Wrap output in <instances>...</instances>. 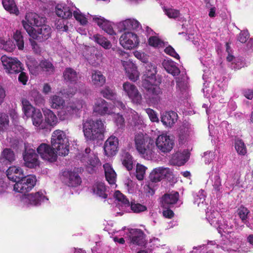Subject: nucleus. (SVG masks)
I'll return each mask as SVG.
<instances>
[{
	"label": "nucleus",
	"instance_id": "obj_15",
	"mask_svg": "<svg viewBox=\"0 0 253 253\" xmlns=\"http://www.w3.org/2000/svg\"><path fill=\"white\" fill-rule=\"evenodd\" d=\"M130 243L142 246L145 242V235L144 232L139 229H129L127 234Z\"/></svg>",
	"mask_w": 253,
	"mask_h": 253
},
{
	"label": "nucleus",
	"instance_id": "obj_6",
	"mask_svg": "<svg viewBox=\"0 0 253 253\" xmlns=\"http://www.w3.org/2000/svg\"><path fill=\"white\" fill-rule=\"evenodd\" d=\"M22 24L26 32L33 39L42 42L47 40L51 36V29L48 25H42L41 28L37 32L33 27L26 22L22 21Z\"/></svg>",
	"mask_w": 253,
	"mask_h": 253
},
{
	"label": "nucleus",
	"instance_id": "obj_13",
	"mask_svg": "<svg viewBox=\"0 0 253 253\" xmlns=\"http://www.w3.org/2000/svg\"><path fill=\"white\" fill-rule=\"evenodd\" d=\"M156 144L161 152L167 153L169 152L173 148L174 141L167 135H159L156 141Z\"/></svg>",
	"mask_w": 253,
	"mask_h": 253
},
{
	"label": "nucleus",
	"instance_id": "obj_27",
	"mask_svg": "<svg viewBox=\"0 0 253 253\" xmlns=\"http://www.w3.org/2000/svg\"><path fill=\"white\" fill-rule=\"evenodd\" d=\"M15 159V154L11 149L5 148L3 150L0 157V162L1 163L10 165Z\"/></svg>",
	"mask_w": 253,
	"mask_h": 253
},
{
	"label": "nucleus",
	"instance_id": "obj_37",
	"mask_svg": "<svg viewBox=\"0 0 253 253\" xmlns=\"http://www.w3.org/2000/svg\"><path fill=\"white\" fill-rule=\"evenodd\" d=\"M140 26L139 22L135 19H128L122 23V29L124 30H136Z\"/></svg>",
	"mask_w": 253,
	"mask_h": 253
},
{
	"label": "nucleus",
	"instance_id": "obj_34",
	"mask_svg": "<svg viewBox=\"0 0 253 253\" xmlns=\"http://www.w3.org/2000/svg\"><path fill=\"white\" fill-rule=\"evenodd\" d=\"M84 162L86 163V168L89 173H92L94 171L93 169L101 165L99 159L95 155L88 157L86 159V161Z\"/></svg>",
	"mask_w": 253,
	"mask_h": 253
},
{
	"label": "nucleus",
	"instance_id": "obj_36",
	"mask_svg": "<svg viewBox=\"0 0 253 253\" xmlns=\"http://www.w3.org/2000/svg\"><path fill=\"white\" fill-rule=\"evenodd\" d=\"M49 103L52 108L58 109L63 107L65 100L62 97L54 95L50 97Z\"/></svg>",
	"mask_w": 253,
	"mask_h": 253
},
{
	"label": "nucleus",
	"instance_id": "obj_3",
	"mask_svg": "<svg viewBox=\"0 0 253 253\" xmlns=\"http://www.w3.org/2000/svg\"><path fill=\"white\" fill-rule=\"evenodd\" d=\"M22 109L25 115L32 119L34 126L38 127L39 129H43L46 128V125L43 121V117L41 111L34 107L27 100L22 102Z\"/></svg>",
	"mask_w": 253,
	"mask_h": 253
},
{
	"label": "nucleus",
	"instance_id": "obj_11",
	"mask_svg": "<svg viewBox=\"0 0 253 253\" xmlns=\"http://www.w3.org/2000/svg\"><path fill=\"white\" fill-rule=\"evenodd\" d=\"M120 44L128 49H132L139 44V40L137 35L132 32H126L120 38Z\"/></svg>",
	"mask_w": 253,
	"mask_h": 253
},
{
	"label": "nucleus",
	"instance_id": "obj_30",
	"mask_svg": "<svg viewBox=\"0 0 253 253\" xmlns=\"http://www.w3.org/2000/svg\"><path fill=\"white\" fill-rule=\"evenodd\" d=\"M92 190L93 193L97 196L103 199L107 198L108 195L106 193L107 188L104 183L98 181L96 182L92 186Z\"/></svg>",
	"mask_w": 253,
	"mask_h": 253
},
{
	"label": "nucleus",
	"instance_id": "obj_38",
	"mask_svg": "<svg viewBox=\"0 0 253 253\" xmlns=\"http://www.w3.org/2000/svg\"><path fill=\"white\" fill-rule=\"evenodd\" d=\"M2 3L4 9L10 13L19 14V10L15 4L14 0H2Z\"/></svg>",
	"mask_w": 253,
	"mask_h": 253
},
{
	"label": "nucleus",
	"instance_id": "obj_39",
	"mask_svg": "<svg viewBox=\"0 0 253 253\" xmlns=\"http://www.w3.org/2000/svg\"><path fill=\"white\" fill-rule=\"evenodd\" d=\"M122 162L124 167L129 171L131 170L133 167V161L132 156L128 153H125L122 158Z\"/></svg>",
	"mask_w": 253,
	"mask_h": 253
},
{
	"label": "nucleus",
	"instance_id": "obj_28",
	"mask_svg": "<svg viewBox=\"0 0 253 253\" xmlns=\"http://www.w3.org/2000/svg\"><path fill=\"white\" fill-rule=\"evenodd\" d=\"M56 14L63 19H68L72 17L73 15L72 11L69 7L66 5L58 4L56 6Z\"/></svg>",
	"mask_w": 253,
	"mask_h": 253
},
{
	"label": "nucleus",
	"instance_id": "obj_32",
	"mask_svg": "<svg viewBox=\"0 0 253 253\" xmlns=\"http://www.w3.org/2000/svg\"><path fill=\"white\" fill-rule=\"evenodd\" d=\"M44 122L46 125L54 126L58 123V118L56 115L50 110L46 109L44 111Z\"/></svg>",
	"mask_w": 253,
	"mask_h": 253
},
{
	"label": "nucleus",
	"instance_id": "obj_22",
	"mask_svg": "<svg viewBox=\"0 0 253 253\" xmlns=\"http://www.w3.org/2000/svg\"><path fill=\"white\" fill-rule=\"evenodd\" d=\"M93 21L109 35H113L116 34L111 23L103 17L95 16L93 18Z\"/></svg>",
	"mask_w": 253,
	"mask_h": 253
},
{
	"label": "nucleus",
	"instance_id": "obj_40",
	"mask_svg": "<svg viewBox=\"0 0 253 253\" xmlns=\"http://www.w3.org/2000/svg\"><path fill=\"white\" fill-rule=\"evenodd\" d=\"M40 67L43 72L46 73L47 74L51 75L54 73L55 68L52 63L48 60H42L39 64Z\"/></svg>",
	"mask_w": 253,
	"mask_h": 253
},
{
	"label": "nucleus",
	"instance_id": "obj_58",
	"mask_svg": "<svg viewBox=\"0 0 253 253\" xmlns=\"http://www.w3.org/2000/svg\"><path fill=\"white\" fill-rule=\"evenodd\" d=\"M73 14L76 20L79 21L82 25H84L87 24V20L86 18L79 12L74 11L73 12Z\"/></svg>",
	"mask_w": 253,
	"mask_h": 253
},
{
	"label": "nucleus",
	"instance_id": "obj_63",
	"mask_svg": "<svg viewBox=\"0 0 253 253\" xmlns=\"http://www.w3.org/2000/svg\"><path fill=\"white\" fill-rule=\"evenodd\" d=\"M20 74L18 76V81L23 85H26L28 80V76L27 74L23 71L20 72Z\"/></svg>",
	"mask_w": 253,
	"mask_h": 253
},
{
	"label": "nucleus",
	"instance_id": "obj_33",
	"mask_svg": "<svg viewBox=\"0 0 253 253\" xmlns=\"http://www.w3.org/2000/svg\"><path fill=\"white\" fill-rule=\"evenodd\" d=\"M45 198V197L40 192L28 194L26 196L29 204L34 206L40 205L41 202L43 201Z\"/></svg>",
	"mask_w": 253,
	"mask_h": 253
},
{
	"label": "nucleus",
	"instance_id": "obj_21",
	"mask_svg": "<svg viewBox=\"0 0 253 253\" xmlns=\"http://www.w3.org/2000/svg\"><path fill=\"white\" fill-rule=\"evenodd\" d=\"M6 173L7 178L15 182L18 181L25 174L21 167L15 166L9 167Z\"/></svg>",
	"mask_w": 253,
	"mask_h": 253
},
{
	"label": "nucleus",
	"instance_id": "obj_60",
	"mask_svg": "<svg viewBox=\"0 0 253 253\" xmlns=\"http://www.w3.org/2000/svg\"><path fill=\"white\" fill-rule=\"evenodd\" d=\"M213 186L215 191H219L221 187V182L220 177L218 174L215 175L214 176Z\"/></svg>",
	"mask_w": 253,
	"mask_h": 253
},
{
	"label": "nucleus",
	"instance_id": "obj_55",
	"mask_svg": "<svg viewBox=\"0 0 253 253\" xmlns=\"http://www.w3.org/2000/svg\"><path fill=\"white\" fill-rule=\"evenodd\" d=\"M250 38V34L248 30H243L237 36V40L241 43H245Z\"/></svg>",
	"mask_w": 253,
	"mask_h": 253
},
{
	"label": "nucleus",
	"instance_id": "obj_20",
	"mask_svg": "<svg viewBox=\"0 0 253 253\" xmlns=\"http://www.w3.org/2000/svg\"><path fill=\"white\" fill-rule=\"evenodd\" d=\"M93 112L101 116L113 114V111L109 108V103L102 98L96 100L93 106Z\"/></svg>",
	"mask_w": 253,
	"mask_h": 253
},
{
	"label": "nucleus",
	"instance_id": "obj_1",
	"mask_svg": "<svg viewBox=\"0 0 253 253\" xmlns=\"http://www.w3.org/2000/svg\"><path fill=\"white\" fill-rule=\"evenodd\" d=\"M83 131L87 141H97L102 139L105 126L101 119L86 120L83 123Z\"/></svg>",
	"mask_w": 253,
	"mask_h": 253
},
{
	"label": "nucleus",
	"instance_id": "obj_35",
	"mask_svg": "<svg viewBox=\"0 0 253 253\" xmlns=\"http://www.w3.org/2000/svg\"><path fill=\"white\" fill-rule=\"evenodd\" d=\"M163 65L167 72L173 76H178L180 74L179 69L172 61H165L163 62Z\"/></svg>",
	"mask_w": 253,
	"mask_h": 253
},
{
	"label": "nucleus",
	"instance_id": "obj_44",
	"mask_svg": "<svg viewBox=\"0 0 253 253\" xmlns=\"http://www.w3.org/2000/svg\"><path fill=\"white\" fill-rule=\"evenodd\" d=\"M250 213V211L246 207L241 206L238 209V214L241 219L242 222L246 224L247 226H249L248 223V222L247 221V219L248 218V215Z\"/></svg>",
	"mask_w": 253,
	"mask_h": 253
},
{
	"label": "nucleus",
	"instance_id": "obj_47",
	"mask_svg": "<svg viewBox=\"0 0 253 253\" xmlns=\"http://www.w3.org/2000/svg\"><path fill=\"white\" fill-rule=\"evenodd\" d=\"M149 44L154 47H162L164 46V42L156 36H151L148 39Z\"/></svg>",
	"mask_w": 253,
	"mask_h": 253
},
{
	"label": "nucleus",
	"instance_id": "obj_51",
	"mask_svg": "<svg viewBox=\"0 0 253 253\" xmlns=\"http://www.w3.org/2000/svg\"><path fill=\"white\" fill-rule=\"evenodd\" d=\"M146 168L142 165L137 164L136 169V177L138 180L143 179Z\"/></svg>",
	"mask_w": 253,
	"mask_h": 253
},
{
	"label": "nucleus",
	"instance_id": "obj_42",
	"mask_svg": "<svg viewBox=\"0 0 253 253\" xmlns=\"http://www.w3.org/2000/svg\"><path fill=\"white\" fill-rule=\"evenodd\" d=\"M13 39L19 50H23L24 47L23 36L21 31L16 30L13 34Z\"/></svg>",
	"mask_w": 253,
	"mask_h": 253
},
{
	"label": "nucleus",
	"instance_id": "obj_31",
	"mask_svg": "<svg viewBox=\"0 0 253 253\" xmlns=\"http://www.w3.org/2000/svg\"><path fill=\"white\" fill-rule=\"evenodd\" d=\"M105 171V175L106 180L110 184H114L116 181L117 174L109 163H106L103 165Z\"/></svg>",
	"mask_w": 253,
	"mask_h": 253
},
{
	"label": "nucleus",
	"instance_id": "obj_2",
	"mask_svg": "<svg viewBox=\"0 0 253 253\" xmlns=\"http://www.w3.org/2000/svg\"><path fill=\"white\" fill-rule=\"evenodd\" d=\"M51 144L59 155L65 156L68 154L69 143L63 131L59 129L54 131L51 138Z\"/></svg>",
	"mask_w": 253,
	"mask_h": 253
},
{
	"label": "nucleus",
	"instance_id": "obj_24",
	"mask_svg": "<svg viewBox=\"0 0 253 253\" xmlns=\"http://www.w3.org/2000/svg\"><path fill=\"white\" fill-rule=\"evenodd\" d=\"M177 117V113L174 111L166 112L161 117V121L165 126L171 127L176 122Z\"/></svg>",
	"mask_w": 253,
	"mask_h": 253
},
{
	"label": "nucleus",
	"instance_id": "obj_52",
	"mask_svg": "<svg viewBox=\"0 0 253 253\" xmlns=\"http://www.w3.org/2000/svg\"><path fill=\"white\" fill-rule=\"evenodd\" d=\"M0 47L7 51L11 52L14 48L15 45L11 41L5 42L3 40H0Z\"/></svg>",
	"mask_w": 253,
	"mask_h": 253
},
{
	"label": "nucleus",
	"instance_id": "obj_26",
	"mask_svg": "<svg viewBox=\"0 0 253 253\" xmlns=\"http://www.w3.org/2000/svg\"><path fill=\"white\" fill-rule=\"evenodd\" d=\"M145 73L144 74V79L143 81H156V74L157 73L156 67L153 64L148 62L145 64Z\"/></svg>",
	"mask_w": 253,
	"mask_h": 253
},
{
	"label": "nucleus",
	"instance_id": "obj_57",
	"mask_svg": "<svg viewBox=\"0 0 253 253\" xmlns=\"http://www.w3.org/2000/svg\"><path fill=\"white\" fill-rule=\"evenodd\" d=\"M8 116L4 113H0V130L8 126Z\"/></svg>",
	"mask_w": 253,
	"mask_h": 253
},
{
	"label": "nucleus",
	"instance_id": "obj_10",
	"mask_svg": "<svg viewBox=\"0 0 253 253\" xmlns=\"http://www.w3.org/2000/svg\"><path fill=\"white\" fill-rule=\"evenodd\" d=\"M55 149L49 145L45 143H42L37 149L38 154L43 159L50 162H55L57 158L56 152Z\"/></svg>",
	"mask_w": 253,
	"mask_h": 253
},
{
	"label": "nucleus",
	"instance_id": "obj_7",
	"mask_svg": "<svg viewBox=\"0 0 253 253\" xmlns=\"http://www.w3.org/2000/svg\"><path fill=\"white\" fill-rule=\"evenodd\" d=\"M0 60L6 73L7 74H16L23 71L22 63L16 58H12L2 55Z\"/></svg>",
	"mask_w": 253,
	"mask_h": 253
},
{
	"label": "nucleus",
	"instance_id": "obj_17",
	"mask_svg": "<svg viewBox=\"0 0 253 253\" xmlns=\"http://www.w3.org/2000/svg\"><path fill=\"white\" fill-rule=\"evenodd\" d=\"M63 180L68 186L76 187L82 183V179L77 172L65 170L63 172Z\"/></svg>",
	"mask_w": 253,
	"mask_h": 253
},
{
	"label": "nucleus",
	"instance_id": "obj_59",
	"mask_svg": "<svg viewBox=\"0 0 253 253\" xmlns=\"http://www.w3.org/2000/svg\"><path fill=\"white\" fill-rule=\"evenodd\" d=\"M165 52L167 54L173 57L176 59H179L180 58L179 55L175 51L174 49L171 46H169L167 47L165 49Z\"/></svg>",
	"mask_w": 253,
	"mask_h": 253
},
{
	"label": "nucleus",
	"instance_id": "obj_48",
	"mask_svg": "<svg viewBox=\"0 0 253 253\" xmlns=\"http://www.w3.org/2000/svg\"><path fill=\"white\" fill-rule=\"evenodd\" d=\"M129 206L130 207L131 210L134 213H139L147 210V207L145 206L138 203H135V201H131Z\"/></svg>",
	"mask_w": 253,
	"mask_h": 253
},
{
	"label": "nucleus",
	"instance_id": "obj_9",
	"mask_svg": "<svg viewBox=\"0 0 253 253\" xmlns=\"http://www.w3.org/2000/svg\"><path fill=\"white\" fill-rule=\"evenodd\" d=\"M123 90L131 101L136 104H140L142 97L136 86L128 82H125L123 85Z\"/></svg>",
	"mask_w": 253,
	"mask_h": 253
},
{
	"label": "nucleus",
	"instance_id": "obj_16",
	"mask_svg": "<svg viewBox=\"0 0 253 253\" xmlns=\"http://www.w3.org/2000/svg\"><path fill=\"white\" fill-rule=\"evenodd\" d=\"M119 144L118 138L115 136H111L105 141L104 145L105 154L107 157H112L116 155Z\"/></svg>",
	"mask_w": 253,
	"mask_h": 253
},
{
	"label": "nucleus",
	"instance_id": "obj_14",
	"mask_svg": "<svg viewBox=\"0 0 253 253\" xmlns=\"http://www.w3.org/2000/svg\"><path fill=\"white\" fill-rule=\"evenodd\" d=\"M179 194L177 191L165 193L160 198V204L162 208H172L179 200Z\"/></svg>",
	"mask_w": 253,
	"mask_h": 253
},
{
	"label": "nucleus",
	"instance_id": "obj_19",
	"mask_svg": "<svg viewBox=\"0 0 253 253\" xmlns=\"http://www.w3.org/2000/svg\"><path fill=\"white\" fill-rule=\"evenodd\" d=\"M38 157V155L34 149L25 150V154L23 155L25 166L31 169L39 166L40 162Z\"/></svg>",
	"mask_w": 253,
	"mask_h": 253
},
{
	"label": "nucleus",
	"instance_id": "obj_4",
	"mask_svg": "<svg viewBox=\"0 0 253 253\" xmlns=\"http://www.w3.org/2000/svg\"><path fill=\"white\" fill-rule=\"evenodd\" d=\"M135 146L137 151L144 158H148L151 154V148L153 140L151 138L145 136L141 132L137 133L134 136Z\"/></svg>",
	"mask_w": 253,
	"mask_h": 253
},
{
	"label": "nucleus",
	"instance_id": "obj_54",
	"mask_svg": "<svg viewBox=\"0 0 253 253\" xmlns=\"http://www.w3.org/2000/svg\"><path fill=\"white\" fill-rule=\"evenodd\" d=\"M164 11L165 14L169 18L175 19L178 17L180 15V12L178 10L172 9V8H165Z\"/></svg>",
	"mask_w": 253,
	"mask_h": 253
},
{
	"label": "nucleus",
	"instance_id": "obj_50",
	"mask_svg": "<svg viewBox=\"0 0 253 253\" xmlns=\"http://www.w3.org/2000/svg\"><path fill=\"white\" fill-rule=\"evenodd\" d=\"M101 95L105 98L113 100L115 98L116 93L109 86H106L100 91Z\"/></svg>",
	"mask_w": 253,
	"mask_h": 253
},
{
	"label": "nucleus",
	"instance_id": "obj_56",
	"mask_svg": "<svg viewBox=\"0 0 253 253\" xmlns=\"http://www.w3.org/2000/svg\"><path fill=\"white\" fill-rule=\"evenodd\" d=\"M191 135V133L189 130H184L181 131L179 135V142L180 143H184L186 141H188Z\"/></svg>",
	"mask_w": 253,
	"mask_h": 253
},
{
	"label": "nucleus",
	"instance_id": "obj_64",
	"mask_svg": "<svg viewBox=\"0 0 253 253\" xmlns=\"http://www.w3.org/2000/svg\"><path fill=\"white\" fill-rule=\"evenodd\" d=\"M244 96L250 100H252L253 98V89H246L243 91Z\"/></svg>",
	"mask_w": 253,
	"mask_h": 253
},
{
	"label": "nucleus",
	"instance_id": "obj_45",
	"mask_svg": "<svg viewBox=\"0 0 253 253\" xmlns=\"http://www.w3.org/2000/svg\"><path fill=\"white\" fill-rule=\"evenodd\" d=\"M128 65L131 67L132 69L131 72L126 67L125 68V70L126 72L128 73V78L130 80L135 82L137 80L139 77L138 72L136 70V67L133 64L131 63H129Z\"/></svg>",
	"mask_w": 253,
	"mask_h": 253
},
{
	"label": "nucleus",
	"instance_id": "obj_46",
	"mask_svg": "<svg viewBox=\"0 0 253 253\" xmlns=\"http://www.w3.org/2000/svg\"><path fill=\"white\" fill-rule=\"evenodd\" d=\"M31 100H33L36 105H40L44 102V98L37 90H33L31 92Z\"/></svg>",
	"mask_w": 253,
	"mask_h": 253
},
{
	"label": "nucleus",
	"instance_id": "obj_61",
	"mask_svg": "<svg viewBox=\"0 0 253 253\" xmlns=\"http://www.w3.org/2000/svg\"><path fill=\"white\" fill-rule=\"evenodd\" d=\"M171 208H163V215L167 218L171 219L174 216V213L170 209Z\"/></svg>",
	"mask_w": 253,
	"mask_h": 253
},
{
	"label": "nucleus",
	"instance_id": "obj_49",
	"mask_svg": "<svg viewBox=\"0 0 253 253\" xmlns=\"http://www.w3.org/2000/svg\"><path fill=\"white\" fill-rule=\"evenodd\" d=\"M113 118L114 123L118 128L121 129L125 128V121L123 115H121L120 113L115 114Z\"/></svg>",
	"mask_w": 253,
	"mask_h": 253
},
{
	"label": "nucleus",
	"instance_id": "obj_29",
	"mask_svg": "<svg viewBox=\"0 0 253 253\" xmlns=\"http://www.w3.org/2000/svg\"><path fill=\"white\" fill-rule=\"evenodd\" d=\"M91 82L96 87L102 86L106 83V78L98 70H94L91 73Z\"/></svg>",
	"mask_w": 253,
	"mask_h": 253
},
{
	"label": "nucleus",
	"instance_id": "obj_43",
	"mask_svg": "<svg viewBox=\"0 0 253 253\" xmlns=\"http://www.w3.org/2000/svg\"><path fill=\"white\" fill-rule=\"evenodd\" d=\"M235 147L238 154L244 156L247 154L246 146L242 139H238L235 141Z\"/></svg>",
	"mask_w": 253,
	"mask_h": 253
},
{
	"label": "nucleus",
	"instance_id": "obj_8",
	"mask_svg": "<svg viewBox=\"0 0 253 253\" xmlns=\"http://www.w3.org/2000/svg\"><path fill=\"white\" fill-rule=\"evenodd\" d=\"M37 178L35 175L25 174L13 186V190L24 194L29 192L35 186Z\"/></svg>",
	"mask_w": 253,
	"mask_h": 253
},
{
	"label": "nucleus",
	"instance_id": "obj_12",
	"mask_svg": "<svg viewBox=\"0 0 253 253\" xmlns=\"http://www.w3.org/2000/svg\"><path fill=\"white\" fill-rule=\"evenodd\" d=\"M156 81H142V86L146 90L147 94L156 102L160 101L162 90L160 86L155 84Z\"/></svg>",
	"mask_w": 253,
	"mask_h": 253
},
{
	"label": "nucleus",
	"instance_id": "obj_18",
	"mask_svg": "<svg viewBox=\"0 0 253 253\" xmlns=\"http://www.w3.org/2000/svg\"><path fill=\"white\" fill-rule=\"evenodd\" d=\"M171 173L169 168L158 167L152 171L149 178L152 182H157L164 178L169 177Z\"/></svg>",
	"mask_w": 253,
	"mask_h": 253
},
{
	"label": "nucleus",
	"instance_id": "obj_25",
	"mask_svg": "<svg viewBox=\"0 0 253 253\" xmlns=\"http://www.w3.org/2000/svg\"><path fill=\"white\" fill-rule=\"evenodd\" d=\"M26 22L29 25L33 26L40 27L44 21L42 17H40L36 13L30 12L27 13L25 16Z\"/></svg>",
	"mask_w": 253,
	"mask_h": 253
},
{
	"label": "nucleus",
	"instance_id": "obj_5",
	"mask_svg": "<svg viewBox=\"0 0 253 253\" xmlns=\"http://www.w3.org/2000/svg\"><path fill=\"white\" fill-rule=\"evenodd\" d=\"M84 105L85 102L83 99L72 100L59 112V118L61 120H65L70 118L74 114H80Z\"/></svg>",
	"mask_w": 253,
	"mask_h": 253
},
{
	"label": "nucleus",
	"instance_id": "obj_23",
	"mask_svg": "<svg viewBox=\"0 0 253 253\" xmlns=\"http://www.w3.org/2000/svg\"><path fill=\"white\" fill-rule=\"evenodd\" d=\"M78 73L73 68H66L63 73L64 81L69 84H75L78 80Z\"/></svg>",
	"mask_w": 253,
	"mask_h": 253
},
{
	"label": "nucleus",
	"instance_id": "obj_62",
	"mask_svg": "<svg viewBox=\"0 0 253 253\" xmlns=\"http://www.w3.org/2000/svg\"><path fill=\"white\" fill-rule=\"evenodd\" d=\"M147 113L149 117L150 120L153 122H157L159 121L156 112L150 108H148L146 110Z\"/></svg>",
	"mask_w": 253,
	"mask_h": 253
},
{
	"label": "nucleus",
	"instance_id": "obj_53",
	"mask_svg": "<svg viewBox=\"0 0 253 253\" xmlns=\"http://www.w3.org/2000/svg\"><path fill=\"white\" fill-rule=\"evenodd\" d=\"M115 197L116 199L122 203L126 207L129 206L130 203L126 197L121 193L119 191H117L115 193Z\"/></svg>",
	"mask_w": 253,
	"mask_h": 253
},
{
	"label": "nucleus",
	"instance_id": "obj_41",
	"mask_svg": "<svg viewBox=\"0 0 253 253\" xmlns=\"http://www.w3.org/2000/svg\"><path fill=\"white\" fill-rule=\"evenodd\" d=\"M93 38L96 42L104 48L109 49L111 47L112 44L111 42L102 36L98 34L94 35Z\"/></svg>",
	"mask_w": 253,
	"mask_h": 253
}]
</instances>
